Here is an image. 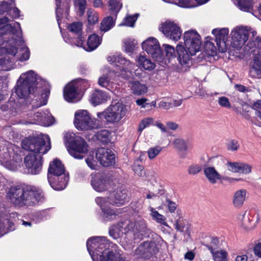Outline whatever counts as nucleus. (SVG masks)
<instances>
[{
  "mask_svg": "<svg viewBox=\"0 0 261 261\" xmlns=\"http://www.w3.org/2000/svg\"><path fill=\"white\" fill-rule=\"evenodd\" d=\"M47 83L33 70L22 73L15 87V92L20 98L29 97L32 107L37 108L46 104L50 93L45 88Z\"/></svg>",
  "mask_w": 261,
  "mask_h": 261,
  "instance_id": "nucleus-1",
  "label": "nucleus"
},
{
  "mask_svg": "<svg viewBox=\"0 0 261 261\" xmlns=\"http://www.w3.org/2000/svg\"><path fill=\"white\" fill-rule=\"evenodd\" d=\"M50 138L47 135L27 138L22 141V147L30 151L24 156L23 160L27 173L37 175L41 172L43 163V155L50 149Z\"/></svg>",
  "mask_w": 261,
  "mask_h": 261,
  "instance_id": "nucleus-2",
  "label": "nucleus"
},
{
  "mask_svg": "<svg viewBox=\"0 0 261 261\" xmlns=\"http://www.w3.org/2000/svg\"><path fill=\"white\" fill-rule=\"evenodd\" d=\"M87 248L93 261H126L116 251L117 246L105 237L90 238Z\"/></svg>",
  "mask_w": 261,
  "mask_h": 261,
  "instance_id": "nucleus-3",
  "label": "nucleus"
},
{
  "mask_svg": "<svg viewBox=\"0 0 261 261\" xmlns=\"http://www.w3.org/2000/svg\"><path fill=\"white\" fill-rule=\"evenodd\" d=\"M7 198L15 206L30 207L37 204L43 198L42 191L38 188L16 185L11 187L7 192Z\"/></svg>",
  "mask_w": 261,
  "mask_h": 261,
  "instance_id": "nucleus-4",
  "label": "nucleus"
},
{
  "mask_svg": "<svg viewBox=\"0 0 261 261\" xmlns=\"http://www.w3.org/2000/svg\"><path fill=\"white\" fill-rule=\"evenodd\" d=\"M126 234L130 244L133 246L135 241L142 239L147 236L149 229L147 227L145 220L139 218L136 220H125L118 224L117 226H112L110 228L109 234L113 239L119 237V232Z\"/></svg>",
  "mask_w": 261,
  "mask_h": 261,
  "instance_id": "nucleus-5",
  "label": "nucleus"
},
{
  "mask_svg": "<svg viewBox=\"0 0 261 261\" xmlns=\"http://www.w3.org/2000/svg\"><path fill=\"white\" fill-rule=\"evenodd\" d=\"M3 34L12 37L11 46L9 48V54L13 55L20 61L28 60L30 57V51L22 38L20 24L15 22L13 25L6 24L1 27L0 36Z\"/></svg>",
  "mask_w": 261,
  "mask_h": 261,
  "instance_id": "nucleus-6",
  "label": "nucleus"
},
{
  "mask_svg": "<svg viewBox=\"0 0 261 261\" xmlns=\"http://www.w3.org/2000/svg\"><path fill=\"white\" fill-rule=\"evenodd\" d=\"M107 60L110 63H114L116 66L119 67L121 73H119L118 71L115 72L114 70L105 69L98 79V84L100 86L111 90L112 80L119 75L123 78H126L128 76L127 72L130 73L132 72L134 64L118 54L109 56Z\"/></svg>",
  "mask_w": 261,
  "mask_h": 261,
  "instance_id": "nucleus-7",
  "label": "nucleus"
},
{
  "mask_svg": "<svg viewBox=\"0 0 261 261\" xmlns=\"http://www.w3.org/2000/svg\"><path fill=\"white\" fill-rule=\"evenodd\" d=\"M251 34L252 38H250L244 48L248 54L255 53L256 49L261 48V38L255 37L256 32L246 27L237 26L231 30V46L237 49L241 48L248 39Z\"/></svg>",
  "mask_w": 261,
  "mask_h": 261,
  "instance_id": "nucleus-8",
  "label": "nucleus"
},
{
  "mask_svg": "<svg viewBox=\"0 0 261 261\" xmlns=\"http://www.w3.org/2000/svg\"><path fill=\"white\" fill-rule=\"evenodd\" d=\"M47 178L50 186L55 190H62L66 188L69 177L59 160L56 159L50 162Z\"/></svg>",
  "mask_w": 261,
  "mask_h": 261,
  "instance_id": "nucleus-9",
  "label": "nucleus"
},
{
  "mask_svg": "<svg viewBox=\"0 0 261 261\" xmlns=\"http://www.w3.org/2000/svg\"><path fill=\"white\" fill-rule=\"evenodd\" d=\"M64 141L69 153L74 158L83 159L88 150V145L85 140L70 132L64 134Z\"/></svg>",
  "mask_w": 261,
  "mask_h": 261,
  "instance_id": "nucleus-10",
  "label": "nucleus"
},
{
  "mask_svg": "<svg viewBox=\"0 0 261 261\" xmlns=\"http://www.w3.org/2000/svg\"><path fill=\"white\" fill-rule=\"evenodd\" d=\"M127 110L125 105L121 102L112 103L104 111L97 113L99 119L103 118L109 123H114L119 122L127 113Z\"/></svg>",
  "mask_w": 261,
  "mask_h": 261,
  "instance_id": "nucleus-11",
  "label": "nucleus"
},
{
  "mask_svg": "<svg viewBox=\"0 0 261 261\" xmlns=\"http://www.w3.org/2000/svg\"><path fill=\"white\" fill-rule=\"evenodd\" d=\"M74 124L79 130H88L98 128L99 123L98 119L92 118L87 110H79L74 113Z\"/></svg>",
  "mask_w": 261,
  "mask_h": 261,
  "instance_id": "nucleus-12",
  "label": "nucleus"
},
{
  "mask_svg": "<svg viewBox=\"0 0 261 261\" xmlns=\"http://www.w3.org/2000/svg\"><path fill=\"white\" fill-rule=\"evenodd\" d=\"M184 40L185 47L192 55H195L200 50L201 41L200 36L196 31L191 30L185 32Z\"/></svg>",
  "mask_w": 261,
  "mask_h": 261,
  "instance_id": "nucleus-13",
  "label": "nucleus"
},
{
  "mask_svg": "<svg viewBox=\"0 0 261 261\" xmlns=\"http://www.w3.org/2000/svg\"><path fill=\"white\" fill-rule=\"evenodd\" d=\"M86 83V81L79 79L69 83L64 88L63 95L65 100L69 102H76L82 98V95L79 92L82 88V84Z\"/></svg>",
  "mask_w": 261,
  "mask_h": 261,
  "instance_id": "nucleus-14",
  "label": "nucleus"
},
{
  "mask_svg": "<svg viewBox=\"0 0 261 261\" xmlns=\"http://www.w3.org/2000/svg\"><path fill=\"white\" fill-rule=\"evenodd\" d=\"M142 48L156 61L162 62L163 61L160 43L156 38L149 37L142 43Z\"/></svg>",
  "mask_w": 261,
  "mask_h": 261,
  "instance_id": "nucleus-15",
  "label": "nucleus"
},
{
  "mask_svg": "<svg viewBox=\"0 0 261 261\" xmlns=\"http://www.w3.org/2000/svg\"><path fill=\"white\" fill-rule=\"evenodd\" d=\"M159 30L166 37L175 42L180 38L181 35L180 28L171 21H166L162 23Z\"/></svg>",
  "mask_w": 261,
  "mask_h": 261,
  "instance_id": "nucleus-16",
  "label": "nucleus"
},
{
  "mask_svg": "<svg viewBox=\"0 0 261 261\" xmlns=\"http://www.w3.org/2000/svg\"><path fill=\"white\" fill-rule=\"evenodd\" d=\"M91 176V184L95 191L102 192L108 190L110 187V180L105 174L97 173L92 174Z\"/></svg>",
  "mask_w": 261,
  "mask_h": 261,
  "instance_id": "nucleus-17",
  "label": "nucleus"
},
{
  "mask_svg": "<svg viewBox=\"0 0 261 261\" xmlns=\"http://www.w3.org/2000/svg\"><path fill=\"white\" fill-rule=\"evenodd\" d=\"M96 157L100 164L105 167L114 165L115 163V155L113 152L108 148H100L97 150Z\"/></svg>",
  "mask_w": 261,
  "mask_h": 261,
  "instance_id": "nucleus-18",
  "label": "nucleus"
},
{
  "mask_svg": "<svg viewBox=\"0 0 261 261\" xmlns=\"http://www.w3.org/2000/svg\"><path fill=\"white\" fill-rule=\"evenodd\" d=\"M158 252V248L154 242L146 241L141 243L136 249V255L142 258H149Z\"/></svg>",
  "mask_w": 261,
  "mask_h": 261,
  "instance_id": "nucleus-19",
  "label": "nucleus"
},
{
  "mask_svg": "<svg viewBox=\"0 0 261 261\" xmlns=\"http://www.w3.org/2000/svg\"><path fill=\"white\" fill-rule=\"evenodd\" d=\"M229 30L227 28L215 29L212 31V34L215 37V40L220 52L226 51V42L228 39Z\"/></svg>",
  "mask_w": 261,
  "mask_h": 261,
  "instance_id": "nucleus-20",
  "label": "nucleus"
},
{
  "mask_svg": "<svg viewBox=\"0 0 261 261\" xmlns=\"http://www.w3.org/2000/svg\"><path fill=\"white\" fill-rule=\"evenodd\" d=\"M68 29L70 33L75 36L73 43L77 46L83 45L85 37L83 35V24L81 22H73L69 24Z\"/></svg>",
  "mask_w": 261,
  "mask_h": 261,
  "instance_id": "nucleus-21",
  "label": "nucleus"
},
{
  "mask_svg": "<svg viewBox=\"0 0 261 261\" xmlns=\"http://www.w3.org/2000/svg\"><path fill=\"white\" fill-rule=\"evenodd\" d=\"M110 198L111 204L120 206L124 204L128 199L127 191L122 187L118 188L111 194Z\"/></svg>",
  "mask_w": 261,
  "mask_h": 261,
  "instance_id": "nucleus-22",
  "label": "nucleus"
},
{
  "mask_svg": "<svg viewBox=\"0 0 261 261\" xmlns=\"http://www.w3.org/2000/svg\"><path fill=\"white\" fill-rule=\"evenodd\" d=\"M102 38L98 35L94 33L89 36L86 44L82 46L85 50L87 51H92L96 49L101 44Z\"/></svg>",
  "mask_w": 261,
  "mask_h": 261,
  "instance_id": "nucleus-23",
  "label": "nucleus"
},
{
  "mask_svg": "<svg viewBox=\"0 0 261 261\" xmlns=\"http://www.w3.org/2000/svg\"><path fill=\"white\" fill-rule=\"evenodd\" d=\"M176 52L180 64L182 65H189L193 55H191L189 50L181 44L177 45Z\"/></svg>",
  "mask_w": 261,
  "mask_h": 261,
  "instance_id": "nucleus-24",
  "label": "nucleus"
},
{
  "mask_svg": "<svg viewBox=\"0 0 261 261\" xmlns=\"http://www.w3.org/2000/svg\"><path fill=\"white\" fill-rule=\"evenodd\" d=\"M108 98L106 93L100 90H95L91 94L90 101L93 106H96L107 101Z\"/></svg>",
  "mask_w": 261,
  "mask_h": 261,
  "instance_id": "nucleus-25",
  "label": "nucleus"
},
{
  "mask_svg": "<svg viewBox=\"0 0 261 261\" xmlns=\"http://www.w3.org/2000/svg\"><path fill=\"white\" fill-rule=\"evenodd\" d=\"M247 191L245 189H242L234 192L232 197V204L234 207H241L246 199Z\"/></svg>",
  "mask_w": 261,
  "mask_h": 261,
  "instance_id": "nucleus-26",
  "label": "nucleus"
},
{
  "mask_svg": "<svg viewBox=\"0 0 261 261\" xmlns=\"http://www.w3.org/2000/svg\"><path fill=\"white\" fill-rule=\"evenodd\" d=\"M128 86L134 95H141L145 94L147 91V86L145 84H141L137 81H129L128 82Z\"/></svg>",
  "mask_w": 261,
  "mask_h": 261,
  "instance_id": "nucleus-27",
  "label": "nucleus"
},
{
  "mask_svg": "<svg viewBox=\"0 0 261 261\" xmlns=\"http://www.w3.org/2000/svg\"><path fill=\"white\" fill-rule=\"evenodd\" d=\"M203 171L207 179L212 184H215L221 179V175L213 167H206Z\"/></svg>",
  "mask_w": 261,
  "mask_h": 261,
  "instance_id": "nucleus-28",
  "label": "nucleus"
},
{
  "mask_svg": "<svg viewBox=\"0 0 261 261\" xmlns=\"http://www.w3.org/2000/svg\"><path fill=\"white\" fill-rule=\"evenodd\" d=\"M136 62L138 66L140 68H143L145 70L151 71L153 70L155 65L150 59H148L146 56L140 55L136 59Z\"/></svg>",
  "mask_w": 261,
  "mask_h": 261,
  "instance_id": "nucleus-29",
  "label": "nucleus"
},
{
  "mask_svg": "<svg viewBox=\"0 0 261 261\" xmlns=\"http://www.w3.org/2000/svg\"><path fill=\"white\" fill-rule=\"evenodd\" d=\"M148 210L153 220L162 225L168 227L166 218L164 215L160 214L154 208L151 206H149Z\"/></svg>",
  "mask_w": 261,
  "mask_h": 261,
  "instance_id": "nucleus-30",
  "label": "nucleus"
},
{
  "mask_svg": "<svg viewBox=\"0 0 261 261\" xmlns=\"http://www.w3.org/2000/svg\"><path fill=\"white\" fill-rule=\"evenodd\" d=\"M102 218L105 221H108L116 219V217L122 213L120 208L112 209L110 207L102 211Z\"/></svg>",
  "mask_w": 261,
  "mask_h": 261,
  "instance_id": "nucleus-31",
  "label": "nucleus"
},
{
  "mask_svg": "<svg viewBox=\"0 0 261 261\" xmlns=\"http://www.w3.org/2000/svg\"><path fill=\"white\" fill-rule=\"evenodd\" d=\"M9 156H6L1 159L2 165L6 168L11 170L16 171L20 167V163L14 159H9Z\"/></svg>",
  "mask_w": 261,
  "mask_h": 261,
  "instance_id": "nucleus-32",
  "label": "nucleus"
},
{
  "mask_svg": "<svg viewBox=\"0 0 261 261\" xmlns=\"http://www.w3.org/2000/svg\"><path fill=\"white\" fill-rule=\"evenodd\" d=\"M115 19L112 16L105 17L100 23V31L106 32L111 30L115 25Z\"/></svg>",
  "mask_w": 261,
  "mask_h": 261,
  "instance_id": "nucleus-33",
  "label": "nucleus"
},
{
  "mask_svg": "<svg viewBox=\"0 0 261 261\" xmlns=\"http://www.w3.org/2000/svg\"><path fill=\"white\" fill-rule=\"evenodd\" d=\"M252 72H254L256 76L261 77V51L254 58Z\"/></svg>",
  "mask_w": 261,
  "mask_h": 261,
  "instance_id": "nucleus-34",
  "label": "nucleus"
},
{
  "mask_svg": "<svg viewBox=\"0 0 261 261\" xmlns=\"http://www.w3.org/2000/svg\"><path fill=\"white\" fill-rule=\"evenodd\" d=\"M177 217L175 218L173 225L175 229L179 232H182L185 227V223L184 221L181 211L177 210L176 211Z\"/></svg>",
  "mask_w": 261,
  "mask_h": 261,
  "instance_id": "nucleus-35",
  "label": "nucleus"
},
{
  "mask_svg": "<svg viewBox=\"0 0 261 261\" xmlns=\"http://www.w3.org/2000/svg\"><path fill=\"white\" fill-rule=\"evenodd\" d=\"M163 1L172 3L179 6V7L183 8H193L196 7L197 5L195 4L194 0H163Z\"/></svg>",
  "mask_w": 261,
  "mask_h": 261,
  "instance_id": "nucleus-36",
  "label": "nucleus"
},
{
  "mask_svg": "<svg viewBox=\"0 0 261 261\" xmlns=\"http://www.w3.org/2000/svg\"><path fill=\"white\" fill-rule=\"evenodd\" d=\"M55 121L54 118L51 116V114L47 111H43L42 117L40 120V125L48 126L52 125Z\"/></svg>",
  "mask_w": 261,
  "mask_h": 261,
  "instance_id": "nucleus-37",
  "label": "nucleus"
},
{
  "mask_svg": "<svg viewBox=\"0 0 261 261\" xmlns=\"http://www.w3.org/2000/svg\"><path fill=\"white\" fill-rule=\"evenodd\" d=\"M14 5V0H4L0 2V14L11 12V8Z\"/></svg>",
  "mask_w": 261,
  "mask_h": 261,
  "instance_id": "nucleus-38",
  "label": "nucleus"
},
{
  "mask_svg": "<svg viewBox=\"0 0 261 261\" xmlns=\"http://www.w3.org/2000/svg\"><path fill=\"white\" fill-rule=\"evenodd\" d=\"M43 112V111H38L37 112H31L28 113V123L37 124L40 125V120H41V117H42Z\"/></svg>",
  "mask_w": 261,
  "mask_h": 261,
  "instance_id": "nucleus-39",
  "label": "nucleus"
},
{
  "mask_svg": "<svg viewBox=\"0 0 261 261\" xmlns=\"http://www.w3.org/2000/svg\"><path fill=\"white\" fill-rule=\"evenodd\" d=\"M238 7L245 12H251L252 10L253 0H238Z\"/></svg>",
  "mask_w": 261,
  "mask_h": 261,
  "instance_id": "nucleus-40",
  "label": "nucleus"
},
{
  "mask_svg": "<svg viewBox=\"0 0 261 261\" xmlns=\"http://www.w3.org/2000/svg\"><path fill=\"white\" fill-rule=\"evenodd\" d=\"M139 14H135L133 15H127L123 19V21L119 25V26H127L133 28L135 23L138 19Z\"/></svg>",
  "mask_w": 261,
  "mask_h": 261,
  "instance_id": "nucleus-41",
  "label": "nucleus"
},
{
  "mask_svg": "<svg viewBox=\"0 0 261 261\" xmlns=\"http://www.w3.org/2000/svg\"><path fill=\"white\" fill-rule=\"evenodd\" d=\"M122 4L120 0H111L109 2L110 10L112 15H115L116 17L117 14L122 7Z\"/></svg>",
  "mask_w": 261,
  "mask_h": 261,
  "instance_id": "nucleus-42",
  "label": "nucleus"
},
{
  "mask_svg": "<svg viewBox=\"0 0 261 261\" xmlns=\"http://www.w3.org/2000/svg\"><path fill=\"white\" fill-rule=\"evenodd\" d=\"M214 261H224L227 256V253L224 250H218L214 251L212 248H210Z\"/></svg>",
  "mask_w": 261,
  "mask_h": 261,
  "instance_id": "nucleus-43",
  "label": "nucleus"
},
{
  "mask_svg": "<svg viewBox=\"0 0 261 261\" xmlns=\"http://www.w3.org/2000/svg\"><path fill=\"white\" fill-rule=\"evenodd\" d=\"M124 48L125 52L132 53L133 51L135 45L137 44L136 40L133 38H126L123 41Z\"/></svg>",
  "mask_w": 261,
  "mask_h": 261,
  "instance_id": "nucleus-44",
  "label": "nucleus"
},
{
  "mask_svg": "<svg viewBox=\"0 0 261 261\" xmlns=\"http://www.w3.org/2000/svg\"><path fill=\"white\" fill-rule=\"evenodd\" d=\"M96 204L100 207L101 211L108 208V206L111 204L110 196L109 197H97L95 199Z\"/></svg>",
  "mask_w": 261,
  "mask_h": 261,
  "instance_id": "nucleus-45",
  "label": "nucleus"
},
{
  "mask_svg": "<svg viewBox=\"0 0 261 261\" xmlns=\"http://www.w3.org/2000/svg\"><path fill=\"white\" fill-rule=\"evenodd\" d=\"M97 138L102 142L108 143L111 140V133L108 130H101L97 133Z\"/></svg>",
  "mask_w": 261,
  "mask_h": 261,
  "instance_id": "nucleus-46",
  "label": "nucleus"
},
{
  "mask_svg": "<svg viewBox=\"0 0 261 261\" xmlns=\"http://www.w3.org/2000/svg\"><path fill=\"white\" fill-rule=\"evenodd\" d=\"M241 221L242 225L245 228L250 229L254 227V224H253L251 222L249 212L248 213L245 212V213L242 216Z\"/></svg>",
  "mask_w": 261,
  "mask_h": 261,
  "instance_id": "nucleus-47",
  "label": "nucleus"
},
{
  "mask_svg": "<svg viewBox=\"0 0 261 261\" xmlns=\"http://www.w3.org/2000/svg\"><path fill=\"white\" fill-rule=\"evenodd\" d=\"M154 119L151 117H147L142 120L139 124L138 131L140 133L145 129L146 127H148L150 125H152L154 123Z\"/></svg>",
  "mask_w": 261,
  "mask_h": 261,
  "instance_id": "nucleus-48",
  "label": "nucleus"
},
{
  "mask_svg": "<svg viewBox=\"0 0 261 261\" xmlns=\"http://www.w3.org/2000/svg\"><path fill=\"white\" fill-rule=\"evenodd\" d=\"M88 20L90 25H93L98 21L99 15L98 14L90 10L87 11Z\"/></svg>",
  "mask_w": 261,
  "mask_h": 261,
  "instance_id": "nucleus-49",
  "label": "nucleus"
},
{
  "mask_svg": "<svg viewBox=\"0 0 261 261\" xmlns=\"http://www.w3.org/2000/svg\"><path fill=\"white\" fill-rule=\"evenodd\" d=\"M162 151V147L155 146L150 148L147 151L148 158L150 160H153L156 158Z\"/></svg>",
  "mask_w": 261,
  "mask_h": 261,
  "instance_id": "nucleus-50",
  "label": "nucleus"
},
{
  "mask_svg": "<svg viewBox=\"0 0 261 261\" xmlns=\"http://www.w3.org/2000/svg\"><path fill=\"white\" fill-rule=\"evenodd\" d=\"M204 50L208 55L214 56L216 53V48L213 43L207 41L204 45Z\"/></svg>",
  "mask_w": 261,
  "mask_h": 261,
  "instance_id": "nucleus-51",
  "label": "nucleus"
},
{
  "mask_svg": "<svg viewBox=\"0 0 261 261\" xmlns=\"http://www.w3.org/2000/svg\"><path fill=\"white\" fill-rule=\"evenodd\" d=\"M218 103L220 106L227 109L231 108V104L228 98L225 96L219 97L218 99Z\"/></svg>",
  "mask_w": 261,
  "mask_h": 261,
  "instance_id": "nucleus-52",
  "label": "nucleus"
},
{
  "mask_svg": "<svg viewBox=\"0 0 261 261\" xmlns=\"http://www.w3.org/2000/svg\"><path fill=\"white\" fill-rule=\"evenodd\" d=\"M252 166L248 164L240 163L239 173L243 174H249L251 172Z\"/></svg>",
  "mask_w": 261,
  "mask_h": 261,
  "instance_id": "nucleus-53",
  "label": "nucleus"
},
{
  "mask_svg": "<svg viewBox=\"0 0 261 261\" xmlns=\"http://www.w3.org/2000/svg\"><path fill=\"white\" fill-rule=\"evenodd\" d=\"M165 47L166 56L167 59L169 60L171 58L174 57L175 49L174 47L170 45L164 44Z\"/></svg>",
  "mask_w": 261,
  "mask_h": 261,
  "instance_id": "nucleus-54",
  "label": "nucleus"
},
{
  "mask_svg": "<svg viewBox=\"0 0 261 261\" xmlns=\"http://www.w3.org/2000/svg\"><path fill=\"white\" fill-rule=\"evenodd\" d=\"M175 146L180 150L187 149V146L184 140L181 139H176L174 141Z\"/></svg>",
  "mask_w": 261,
  "mask_h": 261,
  "instance_id": "nucleus-55",
  "label": "nucleus"
},
{
  "mask_svg": "<svg viewBox=\"0 0 261 261\" xmlns=\"http://www.w3.org/2000/svg\"><path fill=\"white\" fill-rule=\"evenodd\" d=\"M166 206L167 207L169 212L171 213H174L175 211L176 212L178 209H177V204L170 200L169 199H167L166 200Z\"/></svg>",
  "mask_w": 261,
  "mask_h": 261,
  "instance_id": "nucleus-56",
  "label": "nucleus"
},
{
  "mask_svg": "<svg viewBox=\"0 0 261 261\" xmlns=\"http://www.w3.org/2000/svg\"><path fill=\"white\" fill-rule=\"evenodd\" d=\"M201 170V167L199 165H191L188 169L189 174L195 175L200 172Z\"/></svg>",
  "mask_w": 261,
  "mask_h": 261,
  "instance_id": "nucleus-57",
  "label": "nucleus"
},
{
  "mask_svg": "<svg viewBox=\"0 0 261 261\" xmlns=\"http://www.w3.org/2000/svg\"><path fill=\"white\" fill-rule=\"evenodd\" d=\"M133 170L139 176H142L145 174L143 167L139 164H134L133 166Z\"/></svg>",
  "mask_w": 261,
  "mask_h": 261,
  "instance_id": "nucleus-58",
  "label": "nucleus"
},
{
  "mask_svg": "<svg viewBox=\"0 0 261 261\" xmlns=\"http://www.w3.org/2000/svg\"><path fill=\"white\" fill-rule=\"evenodd\" d=\"M240 165V163L239 162H228L227 168L231 172L239 173Z\"/></svg>",
  "mask_w": 261,
  "mask_h": 261,
  "instance_id": "nucleus-59",
  "label": "nucleus"
},
{
  "mask_svg": "<svg viewBox=\"0 0 261 261\" xmlns=\"http://www.w3.org/2000/svg\"><path fill=\"white\" fill-rule=\"evenodd\" d=\"M75 5L79 8V10L83 14L85 12L87 4L86 0H74Z\"/></svg>",
  "mask_w": 261,
  "mask_h": 261,
  "instance_id": "nucleus-60",
  "label": "nucleus"
},
{
  "mask_svg": "<svg viewBox=\"0 0 261 261\" xmlns=\"http://www.w3.org/2000/svg\"><path fill=\"white\" fill-rule=\"evenodd\" d=\"M61 0H56V17H57V20L58 23V25L60 27V18L62 17V9L60 8V3Z\"/></svg>",
  "mask_w": 261,
  "mask_h": 261,
  "instance_id": "nucleus-61",
  "label": "nucleus"
},
{
  "mask_svg": "<svg viewBox=\"0 0 261 261\" xmlns=\"http://www.w3.org/2000/svg\"><path fill=\"white\" fill-rule=\"evenodd\" d=\"M86 163L88 166V167L92 170H94L96 169L97 163L96 161L94 159L93 156L89 155L86 159Z\"/></svg>",
  "mask_w": 261,
  "mask_h": 261,
  "instance_id": "nucleus-62",
  "label": "nucleus"
},
{
  "mask_svg": "<svg viewBox=\"0 0 261 261\" xmlns=\"http://www.w3.org/2000/svg\"><path fill=\"white\" fill-rule=\"evenodd\" d=\"M251 217V222L254 226L260 220V215L258 212H249Z\"/></svg>",
  "mask_w": 261,
  "mask_h": 261,
  "instance_id": "nucleus-63",
  "label": "nucleus"
},
{
  "mask_svg": "<svg viewBox=\"0 0 261 261\" xmlns=\"http://www.w3.org/2000/svg\"><path fill=\"white\" fill-rule=\"evenodd\" d=\"M239 147V144L238 141L232 140L230 141L227 144V148L229 150L235 151Z\"/></svg>",
  "mask_w": 261,
  "mask_h": 261,
  "instance_id": "nucleus-64",
  "label": "nucleus"
}]
</instances>
